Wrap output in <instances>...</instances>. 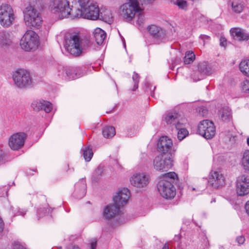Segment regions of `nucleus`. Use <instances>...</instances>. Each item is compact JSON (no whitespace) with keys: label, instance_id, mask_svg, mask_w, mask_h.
<instances>
[{"label":"nucleus","instance_id":"bb28decb","mask_svg":"<svg viewBox=\"0 0 249 249\" xmlns=\"http://www.w3.org/2000/svg\"><path fill=\"white\" fill-rule=\"evenodd\" d=\"M67 67L59 66L57 68V75L62 80H67L69 78L73 77V75L69 73V70H67Z\"/></svg>","mask_w":249,"mask_h":249},{"label":"nucleus","instance_id":"aec40b11","mask_svg":"<svg viewBox=\"0 0 249 249\" xmlns=\"http://www.w3.org/2000/svg\"><path fill=\"white\" fill-rule=\"evenodd\" d=\"M32 107L35 111L44 110L46 113L50 112L53 108L52 104L44 100L34 102L32 104Z\"/></svg>","mask_w":249,"mask_h":249},{"label":"nucleus","instance_id":"4468645a","mask_svg":"<svg viewBox=\"0 0 249 249\" xmlns=\"http://www.w3.org/2000/svg\"><path fill=\"white\" fill-rule=\"evenodd\" d=\"M149 176L144 173H137L133 175L130 178L132 185L137 188L145 187L149 183Z\"/></svg>","mask_w":249,"mask_h":249},{"label":"nucleus","instance_id":"ea45409f","mask_svg":"<svg viewBox=\"0 0 249 249\" xmlns=\"http://www.w3.org/2000/svg\"><path fill=\"white\" fill-rule=\"evenodd\" d=\"M10 210L12 211L14 215H24L25 214L26 211L21 209L19 208H14L13 206L10 207Z\"/></svg>","mask_w":249,"mask_h":249},{"label":"nucleus","instance_id":"f8f14e48","mask_svg":"<svg viewBox=\"0 0 249 249\" xmlns=\"http://www.w3.org/2000/svg\"><path fill=\"white\" fill-rule=\"evenodd\" d=\"M27 138V135L24 132L16 133L9 139V145L13 150H18L22 148Z\"/></svg>","mask_w":249,"mask_h":249},{"label":"nucleus","instance_id":"79ce46f5","mask_svg":"<svg viewBox=\"0 0 249 249\" xmlns=\"http://www.w3.org/2000/svg\"><path fill=\"white\" fill-rule=\"evenodd\" d=\"M175 4L182 9H186L187 8V2L184 0H177Z\"/></svg>","mask_w":249,"mask_h":249},{"label":"nucleus","instance_id":"09e8293b","mask_svg":"<svg viewBox=\"0 0 249 249\" xmlns=\"http://www.w3.org/2000/svg\"><path fill=\"white\" fill-rule=\"evenodd\" d=\"M97 240L96 239H92L90 243V249H96Z\"/></svg>","mask_w":249,"mask_h":249},{"label":"nucleus","instance_id":"e433bc0d","mask_svg":"<svg viewBox=\"0 0 249 249\" xmlns=\"http://www.w3.org/2000/svg\"><path fill=\"white\" fill-rule=\"evenodd\" d=\"M195 59V55L193 52H187L183 58L184 63L185 64H189L192 63Z\"/></svg>","mask_w":249,"mask_h":249},{"label":"nucleus","instance_id":"338daca9","mask_svg":"<svg viewBox=\"0 0 249 249\" xmlns=\"http://www.w3.org/2000/svg\"><path fill=\"white\" fill-rule=\"evenodd\" d=\"M104 231V232H108V231H106V230H104V231Z\"/></svg>","mask_w":249,"mask_h":249},{"label":"nucleus","instance_id":"423d86ee","mask_svg":"<svg viewBox=\"0 0 249 249\" xmlns=\"http://www.w3.org/2000/svg\"><path fill=\"white\" fill-rule=\"evenodd\" d=\"M15 19V15L12 7L7 4L0 6V24L5 28L10 26Z\"/></svg>","mask_w":249,"mask_h":249},{"label":"nucleus","instance_id":"412c9836","mask_svg":"<svg viewBox=\"0 0 249 249\" xmlns=\"http://www.w3.org/2000/svg\"><path fill=\"white\" fill-rule=\"evenodd\" d=\"M231 36L235 39L239 41H247L249 39V35L241 28H232L230 30Z\"/></svg>","mask_w":249,"mask_h":249},{"label":"nucleus","instance_id":"58836bf2","mask_svg":"<svg viewBox=\"0 0 249 249\" xmlns=\"http://www.w3.org/2000/svg\"><path fill=\"white\" fill-rule=\"evenodd\" d=\"M136 15L137 18V23L139 26H142L145 21L144 16L143 14V11L139 12H137Z\"/></svg>","mask_w":249,"mask_h":249},{"label":"nucleus","instance_id":"0eeeda50","mask_svg":"<svg viewBox=\"0 0 249 249\" xmlns=\"http://www.w3.org/2000/svg\"><path fill=\"white\" fill-rule=\"evenodd\" d=\"M13 79L14 84L20 88L28 87L32 84L30 73L22 69L17 70L13 73Z\"/></svg>","mask_w":249,"mask_h":249},{"label":"nucleus","instance_id":"bf43d9fd","mask_svg":"<svg viewBox=\"0 0 249 249\" xmlns=\"http://www.w3.org/2000/svg\"><path fill=\"white\" fill-rule=\"evenodd\" d=\"M44 210H45L46 211L47 213H49L50 212V209L46 208H40L39 209L38 211L37 212V213L39 214L42 211H43Z\"/></svg>","mask_w":249,"mask_h":249},{"label":"nucleus","instance_id":"6e6552de","mask_svg":"<svg viewBox=\"0 0 249 249\" xmlns=\"http://www.w3.org/2000/svg\"><path fill=\"white\" fill-rule=\"evenodd\" d=\"M173 165V155L165 156L159 155L153 160L154 169L157 171H166L170 169Z\"/></svg>","mask_w":249,"mask_h":249},{"label":"nucleus","instance_id":"f03ea898","mask_svg":"<svg viewBox=\"0 0 249 249\" xmlns=\"http://www.w3.org/2000/svg\"><path fill=\"white\" fill-rule=\"evenodd\" d=\"M177 175L174 172L164 174L158 182L157 188L160 195L164 198L170 199L176 195V189L173 183Z\"/></svg>","mask_w":249,"mask_h":249},{"label":"nucleus","instance_id":"37998d69","mask_svg":"<svg viewBox=\"0 0 249 249\" xmlns=\"http://www.w3.org/2000/svg\"><path fill=\"white\" fill-rule=\"evenodd\" d=\"M196 110L198 114L202 117L205 116L208 113V110L203 106L198 107Z\"/></svg>","mask_w":249,"mask_h":249},{"label":"nucleus","instance_id":"c756f323","mask_svg":"<svg viewBox=\"0 0 249 249\" xmlns=\"http://www.w3.org/2000/svg\"><path fill=\"white\" fill-rule=\"evenodd\" d=\"M242 165L244 169L249 172V150H245L242 155L241 160Z\"/></svg>","mask_w":249,"mask_h":249},{"label":"nucleus","instance_id":"72a5a7b5","mask_svg":"<svg viewBox=\"0 0 249 249\" xmlns=\"http://www.w3.org/2000/svg\"><path fill=\"white\" fill-rule=\"evenodd\" d=\"M83 152V156L86 161H89L93 156V152L91 148L89 147H85L82 149Z\"/></svg>","mask_w":249,"mask_h":249},{"label":"nucleus","instance_id":"2f4dec72","mask_svg":"<svg viewBox=\"0 0 249 249\" xmlns=\"http://www.w3.org/2000/svg\"><path fill=\"white\" fill-rule=\"evenodd\" d=\"M239 69L243 74L249 77V60H242L239 64Z\"/></svg>","mask_w":249,"mask_h":249},{"label":"nucleus","instance_id":"3c124183","mask_svg":"<svg viewBox=\"0 0 249 249\" xmlns=\"http://www.w3.org/2000/svg\"><path fill=\"white\" fill-rule=\"evenodd\" d=\"M236 240L239 244L241 245L244 243L245 241V237L243 236V235H241L240 236H238L236 238Z\"/></svg>","mask_w":249,"mask_h":249},{"label":"nucleus","instance_id":"20e7f679","mask_svg":"<svg viewBox=\"0 0 249 249\" xmlns=\"http://www.w3.org/2000/svg\"><path fill=\"white\" fill-rule=\"evenodd\" d=\"M127 2L120 7V15L127 22L131 21L137 12L143 10L138 0H127Z\"/></svg>","mask_w":249,"mask_h":249},{"label":"nucleus","instance_id":"2eb2a0df","mask_svg":"<svg viewBox=\"0 0 249 249\" xmlns=\"http://www.w3.org/2000/svg\"><path fill=\"white\" fill-rule=\"evenodd\" d=\"M129 196L130 192L128 189L124 188L119 190L113 196V203L121 208L127 203Z\"/></svg>","mask_w":249,"mask_h":249},{"label":"nucleus","instance_id":"a19ab883","mask_svg":"<svg viewBox=\"0 0 249 249\" xmlns=\"http://www.w3.org/2000/svg\"><path fill=\"white\" fill-rule=\"evenodd\" d=\"M7 160L8 158L6 152L0 149V165L5 163Z\"/></svg>","mask_w":249,"mask_h":249},{"label":"nucleus","instance_id":"c03bdc74","mask_svg":"<svg viewBox=\"0 0 249 249\" xmlns=\"http://www.w3.org/2000/svg\"><path fill=\"white\" fill-rule=\"evenodd\" d=\"M242 90L244 92L249 93V80H246L241 83Z\"/></svg>","mask_w":249,"mask_h":249},{"label":"nucleus","instance_id":"e2e57ef3","mask_svg":"<svg viewBox=\"0 0 249 249\" xmlns=\"http://www.w3.org/2000/svg\"><path fill=\"white\" fill-rule=\"evenodd\" d=\"M247 142L248 145L249 146V137L247 140Z\"/></svg>","mask_w":249,"mask_h":249},{"label":"nucleus","instance_id":"4be33fe9","mask_svg":"<svg viewBox=\"0 0 249 249\" xmlns=\"http://www.w3.org/2000/svg\"><path fill=\"white\" fill-rule=\"evenodd\" d=\"M23 13L24 15V22H29V21H30V22H32L31 21L32 18H34L35 16H36L39 13L36 9L30 5L27 6L23 10Z\"/></svg>","mask_w":249,"mask_h":249},{"label":"nucleus","instance_id":"0e129e2a","mask_svg":"<svg viewBox=\"0 0 249 249\" xmlns=\"http://www.w3.org/2000/svg\"><path fill=\"white\" fill-rule=\"evenodd\" d=\"M116 226H117V225H114V224H113V225H112V228H115V227H116Z\"/></svg>","mask_w":249,"mask_h":249},{"label":"nucleus","instance_id":"39448f33","mask_svg":"<svg viewBox=\"0 0 249 249\" xmlns=\"http://www.w3.org/2000/svg\"><path fill=\"white\" fill-rule=\"evenodd\" d=\"M39 36L32 30H28L20 40L22 49L26 52L34 51L39 45Z\"/></svg>","mask_w":249,"mask_h":249},{"label":"nucleus","instance_id":"6e6d98bb","mask_svg":"<svg viewBox=\"0 0 249 249\" xmlns=\"http://www.w3.org/2000/svg\"><path fill=\"white\" fill-rule=\"evenodd\" d=\"M181 238V234H176L174 240L176 242H178Z\"/></svg>","mask_w":249,"mask_h":249},{"label":"nucleus","instance_id":"f704fd0d","mask_svg":"<svg viewBox=\"0 0 249 249\" xmlns=\"http://www.w3.org/2000/svg\"><path fill=\"white\" fill-rule=\"evenodd\" d=\"M182 125H179V128H176L178 132V138L179 141H181L184 139L189 134V132L188 130L184 128H182Z\"/></svg>","mask_w":249,"mask_h":249},{"label":"nucleus","instance_id":"b1692460","mask_svg":"<svg viewBox=\"0 0 249 249\" xmlns=\"http://www.w3.org/2000/svg\"><path fill=\"white\" fill-rule=\"evenodd\" d=\"M93 35L98 45H101L106 37L105 32L100 28H97L94 30Z\"/></svg>","mask_w":249,"mask_h":249},{"label":"nucleus","instance_id":"1a4fd4ad","mask_svg":"<svg viewBox=\"0 0 249 249\" xmlns=\"http://www.w3.org/2000/svg\"><path fill=\"white\" fill-rule=\"evenodd\" d=\"M199 134L206 139H212L215 134V128L214 124L208 120H204L198 125Z\"/></svg>","mask_w":249,"mask_h":249},{"label":"nucleus","instance_id":"69168bd1","mask_svg":"<svg viewBox=\"0 0 249 249\" xmlns=\"http://www.w3.org/2000/svg\"><path fill=\"white\" fill-rule=\"evenodd\" d=\"M123 42H124V47H125V42L124 41V39H123Z\"/></svg>","mask_w":249,"mask_h":249},{"label":"nucleus","instance_id":"473e14b6","mask_svg":"<svg viewBox=\"0 0 249 249\" xmlns=\"http://www.w3.org/2000/svg\"><path fill=\"white\" fill-rule=\"evenodd\" d=\"M232 10L236 13H241L244 9V5L239 0H233L231 2Z\"/></svg>","mask_w":249,"mask_h":249},{"label":"nucleus","instance_id":"393cba45","mask_svg":"<svg viewBox=\"0 0 249 249\" xmlns=\"http://www.w3.org/2000/svg\"><path fill=\"white\" fill-rule=\"evenodd\" d=\"M31 21L32 22H30V21H29V22H25L27 26L30 28L34 27L36 29L39 28L41 26L42 23V18L40 13L36 16H35L34 18H32Z\"/></svg>","mask_w":249,"mask_h":249},{"label":"nucleus","instance_id":"5fc2aeb1","mask_svg":"<svg viewBox=\"0 0 249 249\" xmlns=\"http://www.w3.org/2000/svg\"><path fill=\"white\" fill-rule=\"evenodd\" d=\"M245 208L246 213H247L248 215L249 216V200L246 203Z\"/></svg>","mask_w":249,"mask_h":249},{"label":"nucleus","instance_id":"5701e85b","mask_svg":"<svg viewBox=\"0 0 249 249\" xmlns=\"http://www.w3.org/2000/svg\"><path fill=\"white\" fill-rule=\"evenodd\" d=\"M12 43V36L6 31L0 32V44L2 47H8Z\"/></svg>","mask_w":249,"mask_h":249},{"label":"nucleus","instance_id":"a211bd4d","mask_svg":"<svg viewBox=\"0 0 249 249\" xmlns=\"http://www.w3.org/2000/svg\"><path fill=\"white\" fill-rule=\"evenodd\" d=\"M86 188L85 180L80 179L75 184V190L72 194L73 197L77 199L83 198L86 195Z\"/></svg>","mask_w":249,"mask_h":249},{"label":"nucleus","instance_id":"603ef678","mask_svg":"<svg viewBox=\"0 0 249 249\" xmlns=\"http://www.w3.org/2000/svg\"><path fill=\"white\" fill-rule=\"evenodd\" d=\"M227 44V40L225 37L221 36L220 38V45L222 47H225Z\"/></svg>","mask_w":249,"mask_h":249},{"label":"nucleus","instance_id":"680f3d73","mask_svg":"<svg viewBox=\"0 0 249 249\" xmlns=\"http://www.w3.org/2000/svg\"><path fill=\"white\" fill-rule=\"evenodd\" d=\"M195 75L193 76V79L195 81H198L200 79H201V78H195Z\"/></svg>","mask_w":249,"mask_h":249},{"label":"nucleus","instance_id":"ddd939ff","mask_svg":"<svg viewBox=\"0 0 249 249\" xmlns=\"http://www.w3.org/2000/svg\"><path fill=\"white\" fill-rule=\"evenodd\" d=\"M236 192L240 196H245L249 193V177L243 175L238 178L236 182Z\"/></svg>","mask_w":249,"mask_h":249},{"label":"nucleus","instance_id":"7ed1b4c3","mask_svg":"<svg viewBox=\"0 0 249 249\" xmlns=\"http://www.w3.org/2000/svg\"><path fill=\"white\" fill-rule=\"evenodd\" d=\"M89 43L88 39H82L78 34H75L65 38V47L71 54L77 56L88 48Z\"/></svg>","mask_w":249,"mask_h":249},{"label":"nucleus","instance_id":"864d4df0","mask_svg":"<svg viewBox=\"0 0 249 249\" xmlns=\"http://www.w3.org/2000/svg\"><path fill=\"white\" fill-rule=\"evenodd\" d=\"M4 226V222L1 218L0 217V233L3 231Z\"/></svg>","mask_w":249,"mask_h":249},{"label":"nucleus","instance_id":"9d476101","mask_svg":"<svg viewBox=\"0 0 249 249\" xmlns=\"http://www.w3.org/2000/svg\"><path fill=\"white\" fill-rule=\"evenodd\" d=\"M120 208L114 203L107 205L104 208L102 213L103 217L106 220L119 218L118 224H120L123 222V218L120 213Z\"/></svg>","mask_w":249,"mask_h":249},{"label":"nucleus","instance_id":"13d9d810","mask_svg":"<svg viewBox=\"0 0 249 249\" xmlns=\"http://www.w3.org/2000/svg\"><path fill=\"white\" fill-rule=\"evenodd\" d=\"M200 38L203 40H206V39H209V38L210 37L208 36H206V35H201L200 36Z\"/></svg>","mask_w":249,"mask_h":249},{"label":"nucleus","instance_id":"4c0bfd02","mask_svg":"<svg viewBox=\"0 0 249 249\" xmlns=\"http://www.w3.org/2000/svg\"><path fill=\"white\" fill-rule=\"evenodd\" d=\"M140 75L136 73V72H134L132 76V79L133 83V86L132 89H131V90L135 91L139 87V83L140 81Z\"/></svg>","mask_w":249,"mask_h":249},{"label":"nucleus","instance_id":"cd10ccee","mask_svg":"<svg viewBox=\"0 0 249 249\" xmlns=\"http://www.w3.org/2000/svg\"><path fill=\"white\" fill-rule=\"evenodd\" d=\"M219 117L223 121H228L231 118V110L228 107L221 108L218 113Z\"/></svg>","mask_w":249,"mask_h":249},{"label":"nucleus","instance_id":"6ab92c4d","mask_svg":"<svg viewBox=\"0 0 249 249\" xmlns=\"http://www.w3.org/2000/svg\"><path fill=\"white\" fill-rule=\"evenodd\" d=\"M165 120L167 124L174 125L176 128H179V125L183 124L184 122L180 119L179 114L176 112L169 113L166 116Z\"/></svg>","mask_w":249,"mask_h":249},{"label":"nucleus","instance_id":"f257e3e1","mask_svg":"<svg viewBox=\"0 0 249 249\" xmlns=\"http://www.w3.org/2000/svg\"><path fill=\"white\" fill-rule=\"evenodd\" d=\"M51 10L61 18L81 17L95 20L100 15L98 5L90 0H58L54 2Z\"/></svg>","mask_w":249,"mask_h":249},{"label":"nucleus","instance_id":"8fccbe9b","mask_svg":"<svg viewBox=\"0 0 249 249\" xmlns=\"http://www.w3.org/2000/svg\"><path fill=\"white\" fill-rule=\"evenodd\" d=\"M213 70L212 69V67L207 64L206 69L204 74L206 75H210L213 72Z\"/></svg>","mask_w":249,"mask_h":249},{"label":"nucleus","instance_id":"4d7b16f0","mask_svg":"<svg viewBox=\"0 0 249 249\" xmlns=\"http://www.w3.org/2000/svg\"><path fill=\"white\" fill-rule=\"evenodd\" d=\"M67 249H80L79 248L75 245H70L67 247Z\"/></svg>","mask_w":249,"mask_h":249},{"label":"nucleus","instance_id":"49530a36","mask_svg":"<svg viewBox=\"0 0 249 249\" xmlns=\"http://www.w3.org/2000/svg\"><path fill=\"white\" fill-rule=\"evenodd\" d=\"M207 63L205 62L199 63L198 65V70L199 72L204 73L206 69Z\"/></svg>","mask_w":249,"mask_h":249},{"label":"nucleus","instance_id":"a18cd8bd","mask_svg":"<svg viewBox=\"0 0 249 249\" xmlns=\"http://www.w3.org/2000/svg\"><path fill=\"white\" fill-rule=\"evenodd\" d=\"M145 86H146L145 90L147 92H150L151 95L152 96L153 91H154V90L156 89V87H153L152 89V85L151 84V83L147 82L145 84Z\"/></svg>","mask_w":249,"mask_h":249},{"label":"nucleus","instance_id":"dca6fc26","mask_svg":"<svg viewBox=\"0 0 249 249\" xmlns=\"http://www.w3.org/2000/svg\"><path fill=\"white\" fill-rule=\"evenodd\" d=\"M225 177L220 171H212L209 176V182L214 188H218L225 184Z\"/></svg>","mask_w":249,"mask_h":249},{"label":"nucleus","instance_id":"c85d7f7f","mask_svg":"<svg viewBox=\"0 0 249 249\" xmlns=\"http://www.w3.org/2000/svg\"><path fill=\"white\" fill-rule=\"evenodd\" d=\"M67 70H69V73L73 76L72 78H69L67 80L70 79H73L83 75V72L81 69L80 67H68Z\"/></svg>","mask_w":249,"mask_h":249},{"label":"nucleus","instance_id":"9b49d317","mask_svg":"<svg viewBox=\"0 0 249 249\" xmlns=\"http://www.w3.org/2000/svg\"><path fill=\"white\" fill-rule=\"evenodd\" d=\"M173 142L171 139L166 136H162L157 144L158 150L162 155H172L173 152L175 151L173 148Z\"/></svg>","mask_w":249,"mask_h":249},{"label":"nucleus","instance_id":"052dcab7","mask_svg":"<svg viewBox=\"0 0 249 249\" xmlns=\"http://www.w3.org/2000/svg\"><path fill=\"white\" fill-rule=\"evenodd\" d=\"M162 249H169V246L167 243L164 244Z\"/></svg>","mask_w":249,"mask_h":249},{"label":"nucleus","instance_id":"f3484780","mask_svg":"<svg viewBox=\"0 0 249 249\" xmlns=\"http://www.w3.org/2000/svg\"><path fill=\"white\" fill-rule=\"evenodd\" d=\"M148 31L158 43H160L166 37L164 30L155 25L149 26Z\"/></svg>","mask_w":249,"mask_h":249},{"label":"nucleus","instance_id":"c9c22d12","mask_svg":"<svg viewBox=\"0 0 249 249\" xmlns=\"http://www.w3.org/2000/svg\"><path fill=\"white\" fill-rule=\"evenodd\" d=\"M104 170L101 166H99L94 171L92 175V179L94 181H97L100 177L104 174Z\"/></svg>","mask_w":249,"mask_h":249},{"label":"nucleus","instance_id":"7c9ffc66","mask_svg":"<svg viewBox=\"0 0 249 249\" xmlns=\"http://www.w3.org/2000/svg\"><path fill=\"white\" fill-rule=\"evenodd\" d=\"M102 134L106 138H111L115 135V128L110 126H105L103 128Z\"/></svg>","mask_w":249,"mask_h":249},{"label":"nucleus","instance_id":"de8ad7c7","mask_svg":"<svg viewBox=\"0 0 249 249\" xmlns=\"http://www.w3.org/2000/svg\"><path fill=\"white\" fill-rule=\"evenodd\" d=\"M14 249H26V248L20 242L17 241L14 244Z\"/></svg>","mask_w":249,"mask_h":249},{"label":"nucleus","instance_id":"a878e982","mask_svg":"<svg viewBox=\"0 0 249 249\" xmlns=\"http://www.w3.org/2000/svg\"><path fill=\"white\" fill-rule=\"evenodd\" d=\"M31 21L32 22H30V21H29V22H25L27 26L30 28L34 27L36 29L39 28L41 26L42 23V18L40 13L36 16H35L34 18H32Z\"/></svg>","mask_w":249,"mask_h":249}]
</instances>
